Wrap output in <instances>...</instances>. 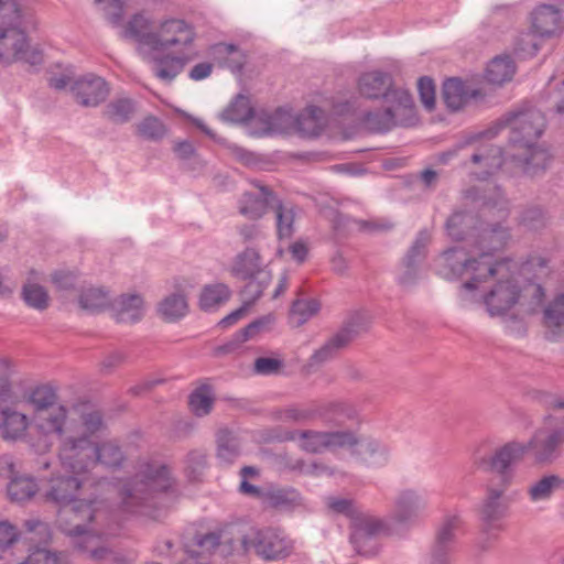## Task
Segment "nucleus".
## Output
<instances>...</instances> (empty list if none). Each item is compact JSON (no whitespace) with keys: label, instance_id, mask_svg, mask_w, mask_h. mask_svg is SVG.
I'll return each instance as SVG.
<instances>
[{"label":"nucleus","instance_id":"obj_1","mask_svg":"<svg viewBox=\"0 0 564 564\" xmlns=\"http://www.w3.org/2000/svg\"><path fill=\"white\" fill-rule=\"evenodd\" d=\"M510 239L509 228L501 221L487 224L478 228L475 253H468L463 248H449L438 258V274L448 281L460 280L459 297L464 304L477 301L476 290L481 283H487L492 276L502 275L507 270V261H498L494 251L503 248Z\"/></svg>","mask_w":564,"mask_h":564},{"label":"nucleus","instance_id":"obj_2","mask_svg":"<svg viewBox=\"0 0 564 564\" xmlns=\"http://www.w3.org/2000/svg\"><path fill=\"white\" fill-rule=\"evenodd\" d=\"M83 480L76 475L55 476L45 492L46 500L61 507L58 522L62 531L72 539L73 546L88 558L102 564H113L116 553L104 544V533L87 529L86 522L99 517V502L76 500Z\"/></svg>","mask_w":564,"mask_h":564},{"label":"nucleus","instance_id":"obj_3","mask_svg":"<svg viewBox=\"0 0 564 564\" xmlns=\"http://www.w3.org/2000/svg\"><path fill=\"white\" fill-rule=\"evenodd\" d=\"M506 127L510 128L509 140L514 149L511 158L516 165L531 176L543 171L549 163V154L536 142L545 128L544 115L532 107L509 112L485 130L484 135L487 140L494 139Z\"/></svg>","mask_w":564,"mask_h":564},{"label":"nucleus","instance_id":"obj_4","mask_svg":"<svg viewBox=\"0 0 564 564\" xmlns=\"http://www.w3.org/2000/svg\"><path fill=\"white\" fill-rule=\"evenodd\" d=\"M173 487L170 468L154 459H140L134 474L120 479L119 507L131 514L148 513Z\"/></svg>","mask_w":564,"mask_h":564},{"label":"nucleus","instance_id":"obj_5","mask_svg":"<svg viewBox=\"0 0 564 564\" xmlns=\"http://www.w3.org/2000/svg\"><path fill=\"white\" fill-rule=\"evenodd\" d=\"M506 270L501 271L502 275H496L498 278L497 283L492 289L486 293L480 294L479 291L485 283L476 290L477 301L464 304L459 300L463 307H470L473 305L486 306V310L490 316H499L507 313L520 299H522L529 306V311H535L544 301L545 292L541 284L529 282L520 291L517 284L511 279L503 280ZM458 299H460L458 296Z\"/></svg>","mask_w":564,"mask_h":564},{"label":"nucleus","instance_id":"obj_6","mask_svg":"<svg viewBox=\"0 0 564 564\" xmlns=\"http://www.w3.org/2000/svg\"><path fill=\"white\" fill-rule=\"evenodd\" d=\"M242 553H254L263 561H282L294 553L295 542L279 528H251L238 538Z\"/></svg>","mask_w":564,"mask_h":564},{"label":"nucleus","instance_id":"obj_7","mask_svg":"<svg viewBox=\"0 0 564 564\" xmlns=\"http://www.w3.org/2000/svg\"><path fill=\"white\" fill-rule=\"evenodd\" d=\"M229 272L234 278L247 282L241 294H246L251 302H257L272 281V272L263 264L260 250L256 247L239 251L231 260Z\"/></svg>","mask_w":564,"mask_h":564},{"label":"nucleus","instance_id":"obj_8","mask_svg":"<svg viewBox=\"0 0 564 564\" xmlns=\"http://www.w3.org/2000/svg\"><path fill=\"white\" fill-rule=\"evenodd\" d=\"M2 20L0 24V62L11 64L23 61L31 65L40 64L41 53L30 48L26 34L22 29L23 14L21 11L7 12V17H2Z\"/></svg>","mask_w":564,"mask_h":564},{"label":"nucleus","instance_id":"obj_9","mask_svg":"<svg viewBox=\"0 0 564 564\" xmlns=\"http://www.w3.org/2000/svg\"><path fill=\"white\" fill-rule=\"evenodd\" d=\"M430 495L419 487H403L395 491L391 501L390 521L398 532L406 533L424 520Z\"/></svg>","mask_w":564,"mask_h":564},{"label":"nucleus","instance_id":"obj_10","mask_svg":"<svg viewBox=\"0 0 564 564\" xmlns=\"http://www.w3.org/2000/svg\"><path fill=\"white\" fill-rule=\"evenodd\" d=\"M527 453L528 446H524V443L511 441L491 454L477 458L475 464L479 470L494 475L488 481L510 487L516 476L514 465L522 460Z\"/></svg>","mask_w":564,"mask_h":564},{"label":"nucleus","instance_id":"obj_11","mask_svg":"<svg viewBox=\"0 0 564 564\" xmlns=\"http://www.w3.org/2000/svg\"><path fill=\"white\" fill-rule=\"evenodd\" d=\"M288 438L297 442L299 447L302 451L311 454H322L340 448H351L357 444V435L350 430H295L290 432Z\"/></svg>","mask_w":564,"mask_h":564},{"label":"nucleus","instance_id":"obj_12","mask_svg":"<svg viewBox=\"0 0 564 564\" xmlns=\"http://www.w3.org/2000/svg\"><path fill=\"white\" fill-rule=\"evenodd\" d=\"M358 91L367 99H384L389 104H395L403 109L412 108V97L403 89L394 88L393 78L387 72L370 70L358 78Z\"/></svg>","mask_w":564,"mask_h":564},{"label":"nucleus","instance_id":"obj_13","mask_svg":"<svg viewBox=\"0 0 564 564\" xmlns=\"http://www.w3.org/2000/svg\"><path fill=\"white\" fill-rule=\"evenodd\" d=\"M58 458L67 471L79 476L90 470L95 465V443L85 435L67 432L59 443Z\"/></svg>","mask_w":564,"mask_h":564},{"label":"nucleus","instance_id":"obj_14","mask_svg":"<svg viewBox=\"0 0 564 564\" xmlns=\"http://www.w3.org/2000/svg\"><path fill=\"white\" fill-rule=\"evenodd\" d=\"M507 486L488 481L486 486V495L480 506V520L482 531L488 535H495L503 530L500 522L506 516L509 502L506 498Z\"/></svg>","mask_w":564,"mask_h":564},{"label":"nucleus","instance_id":"obj_15","mask_svg":"<svg viewBox=\"0 0 564 564\" xmlns=\"http://www.w3.org/2000/svg\"><path fill=\"white\" fill-rule=\"evenodd\" d=\"M549 416L545 426L538 430L524 446L532 451L538 463H551L558 456V447L564 443V423L553 424Z\"/></svg>","mask_w":564,"mask_h":564},{"label":"nucleus","instance_id":"obj_16","mask_svg":"<svg viewBox=\"0 0 564 564\" xmlns=\"http://www.w3.org/2000/svg\"><path fill=\"white\" fill-rule=\"evenodd\" d=\"M356 415V409L346 402H332L323 406H291L284 411V417L294 422L322 416L327 422L341 424L346 420H354Z\"/></svg>","mask_w":564,"mask_h":564},{"label":"nucleus","instance_id":"obj_17","mask_svg":"<svg viewBox=\"0 0 564 564\" xmlns=\"http://www.w3.org/2000/svg\"><path fill=\"white\" fill-rule=\"evenodd\" d=\"M364 330L360 318L348 319L343 327L334 334L311 357V365H318L333 359L340 349L349 345Z\"/></svg>","mask_w":564,"mask_h":564},{"label":"nucleus","instance_id":"obj_18","mask_svg":"<svg viewBox=\"0 0 564 564\" xmlns=\"http://www.w3.org/2000/svg\"><path fill=\"white\" fill-rule=\"evenodd\" d=\"M76 100L85 107H96L109 95V87L106 80L99 76L89 74L78 78L70 86Z\"/></svg>","mask_w":564,"mask_h":564},{"label":"nucleus","instance_id":"obj_19","mask_svg":"<svg viewBox=\"0 0 564 564\" xmlns=\"http://www.w3.org/2000/svg\"><path fill=\"white\" fill-rule=\"evenodd\" d=\"M154 35L158 36V41L152 44L153 51H163L176 45L187 47L194 41L192 29L184 21L176 19L164 21Z\"/></svg>","mask_w":564,"mask_h":564},{"label":"nucleus","instance_id":"obj_20","mask_svg":"<svg viewBox=\"0 0 564 564\" xmlns=\"http://www.w3.org/2000/svg\"><path fill=\"white\" fill-rule=\"evenodd\" d=\"M254 185L259 188L260 194L246 192L238 202L239 213L252 220L260 219L268 208L272 210L274 199H278L269 187L258 183H254Z\"/></svg>","mask_w":564,"mask_h":564},{"label":"nucleus","instance_id":"obj_21","mask_svg":"<svg viewBox=\"0 0 564 564\" xmlns=\"http://www.w3.org/2000/svg\"><path fill=\"white\" fill-rule=\"evenodd\" d=\"M463 524L464 521L458 511L446 512L442 517L435 531V538L432 546L453 552L463 529Z\"/></svg>","mask_w":564,"mask_h":564},{"label":"nucleus","instance_id":"obj_22","mask_svg":"<svg viewBox=\"0 0 564 564\" xmlns=\"http://www.w3.org/2000/svg\"><path fill=\"white\" fill-rule=\"evenodd\" d=\"M144 302L139 294H123L112 303V315L117 323L134 324L143 317Z\"/></svg>","mask_w":564,"mask_h":564},{"label":"nucleus","instance_id":"obj_23","mask_svg":"<svg viewBox=\"0 0 564 564\" xmlns=\"http://www.w3.org/2000/svg\"><path fill=\"white\" fill-rule=\"evenodd\" d=\"M465 197L474 202L481 200L485 209H496L500 220L509 216V203L498 186L486 189L474 186L465 192Z\"/></svg>","mask_w":564,"mask_h":564},{"label":"nucleus","instance_id":"obj_24","mask_svg":"<svg viewBox=\"0 0 564 564\" xmlns=\"http://www.w3.org/2000/svg\"><path fill=\"white\" fill-rule=\"evenodd\" d=\"M356 454L358 457L370 467H381L388 464L390 459V448L383 442L366 437L359 440L357 437Z\"/></svg>","mask_w":564,"mask_h":564},{"label":"nucleus","instance_id":"obj_25","mask_svg":"<svg viewBox=\"0 0 564 564\" xmlns=\"http://www.w3.org/2000/svg\"><path fill=\"white\" fill-rule=\"evenodd\" d=\"M192 59V54L183 53L178 56H171L156 53L152 57L151 70L159 79L170 83L183 70L186 63Z\"/></svg>","mask_w":564,"mask_h":564},{"label":"nucleus","instance_id":"obj_26","mask_svg":"<svg viewBox=\"0 0 564 564\" xmlns=\"http://www.w3.org/2000/svg\"><path fill=\"white\" fill-rule=\"evenodd\" d=\"M37 426L45 434H56L62 440L67 435L73 421L67 419V409L64 405L54 406L37 414Z\"/></svg>","mask_w":564,"mask_h":564},{"label":"nucleus","instance_id":"obj_27","mask_svg":"<svg viewBox=\"0 0 564 564\" xmlns=\"http://www.w3.org/2000/svg\"><path fill=\"white\" fill-rule=\"evenodd\" d=\"M350 532L359 534H369L372 536H379L381 534H398L391 521L387 522L386 520L379 517H376L368 512H364L361 510L350 522Z\"/></svg>","mask_w":564,"mask_h":564},{"label":"nucleus","instance_id":"obj_28","mask_svg":"<svg viewBox=\"0 0 564 564\" xmlns=\"http://www.w3.org/2000/svg\"><path fill=\"white\" fill-rule=\"evenodd\" d=\"M325 127L324 111L317 106L306 107L294 118V130L304 138H315Z\"/></svg>","mask_w":564,"mask_h":564},{"label":"nucleus","instance_id":"obj_29","mask_svg":"<svg viewBox=\"0 0 564 564\" xmlns=\"http://www.w3.org/2000/svg\"><path fill=\"white\" fill-rule=\"evenodd\" d=\"M209 55L221 67L240 73L247 62L246 54L235 44L216 43L210 46Z\"/></svg>","mask_w":564,"mask_h":564},{"label":"nucleus","instance_id":"obj_30","mask_svg":"<svg viewBox=\"0 0 564 564\" xmlns=\"http://www.w3.org/2000/svg\"><path fill=\"white\" fill-rule=\"evenodd\" d=\"M477 219L469 213L455 212L446 221L448 236L456 241L471 240L475 243Z\"/></svg>","mask_w":564,"mask_h":564},{"label":"nucleus","instance_id":"obj_31","mask_svg":"<svg viewBox=\"0 0 564 564\" xmlns=\"http://www.w3.org/2000/svg\"><path fill=\"white\" fill-rule=\"evenodd\" d=\"M561 12L551 4H542L532 13V29L540 36H551L561 29Z\"/></svg>","mask_w":564,"mask_h":564},{"label":"nucleus","instance_id":"obj_32","mask_svg":"<svg viewBox=\"0 0 564 564\" xmlns=\"http://www.w3.org/2000/svg\"><path fill=\"white\" fill-rule=\"evenodd\" d=\"M272 212L275 218V230L279 240L291 239L295 232V206L284 203L280 198L274 199Z\"/></svg>","mask_w":564,"mask_h":564},{"label":"nucleus","instance_id":"obj_33","mask_svg":"<svg viewBox=\"0 0 564 564\" xmlns=\"http://www.w3.org/2000/svg\"><path fill=\"white\" fill-rule=\"evenodd\" d=\"M126 454L116 441H105L95 444V460L108 469H120L126 463Z\"/></svg>","mask_w":564,"mask_h":564},{"label":"nucleus","instance_id":"obj_34","mask_svg":"<svg viewBox=\"0 0 564 564\" xmlns=\"http://www.w3.org/2000/svg\"><path fill=\"white\" fill-rule=\"evenodd\" d=\"M470 162L476 165H482L486 175L492 174L503 164L502 150L492 143H480L470 154Z\"/></svg>","mask_w":564,"mask_h":564},{"label":"nucleus","instance_id":"obj_35","mask_svg":"<svg viewBox=\"0 0 564 564\" xmlns=\"http://www.w3.org/2000/svg\"><path fill=\"white\" fill-rule=\"evenodd\" d=\"M188 311V304L185 295L181 293H172L158 304V313L160 317L167 322L174 323L183 318Z\"/></svg>","mask_w":564,"mask_h":564},{"label":"nucleus","instance_id":"obj_36","mask_svg":"<svg viewBox=\"0 0 564 564\" xmlns=\"http://www.w3.org/2000/svg\"><path fill=\"white\" fill-rule=\"evenodd\" d=\"M2 423L0 425V433L4 440L15 441L21 438L29 425L28 417L9 408L1 410Z\"/></svg>","mask_w":564,"mask_h":564},{"label":"nucleus","instance_id":"obj_37","mask_svg":"<svg viewBox=\"0 0 564 564\" xmlns=\"http://www.w3.org/2000/svg\"><path fill=\"white\" fill-rule=\"evenodd\" d=\"M400 108L395 104H391L383 109L368 111L362 117V124L366 129L373 132H386L395 126V110Z\"/></svg>","mask_w":564,"mask_h":564},{"label":"nucleus","instance_id":"obj_38","mask_svg":"<svg viewBox=\"0 0 564 564\" xmlns=\"http://www.w3.org/2000/svg\"><path fill=\"white\" fill-rule=\"evenodd\" d=\"M514 73L516 65L510 56H497L488 64L486 78L494 85H502L511 80Z\"/></svg>","mask_w":564,"mask_h":564},{"label":"nucleus","instance_id":"obj_39","mask_svg":"<svg viewBox=\"0 0 564 564\" xmlns=\"http://www.w3.org/2000/svg\"><path fill=\"white\" fill-rule=\"evenodd\" d=\"M294 118L289 111L278 109L273 113L261 112L257 120L263 124L264 133H284L294 126Z\"/></svg>","mask_w":564,"mask_h":564},{"label":"nucleus","instance_id":"obj_40","mask_svg":"<svg viewBox=\"0 0 564 564\" xmlns=\"http://www.w3.org/2000/svg\"><path fill=\"white\" fill-rule=\"evenodd\" d=\"M149 29L150 21L142 14H135L128 22L123 31V36L134 39L152 48V44L158 41V36L154 35V32H150Z\"/></svg>","mask_w":564,"mask_h":564},{"label":"nucleus","instance_id":"obj_41","mask_svg":"<svg viewBox=\"0 0 564 564\" xmlns=\"http://www.w3.org/2000/svg\"><path fill=\"white\" fill-rule=\"evenodd\" d=\"M220 117L224 121L234 123L247 122L252 118L257 120V116H254V110L250 105L249 98L243 95H238L236 99L221 112Z\"/></svg>","mask_w":564,"mask_h":564},{"label":"nucleus","instance_id":"obj_42","mask_svg":"<svg viewBox=\"0 0 564 564\" xmlns=\"http://www.w3.org/2000/svg\"><path fill=\"white\" fill-rule=\"evenodd\" d=\"M135 113V102L130 98L111 100L104 110V116L116 124H122L132 119Z\"/></svg>","mask_w":564,"mask_h":564},{"label":"nucleus","instance_id":"obj_43","mask_svg":"<svg viewBox=\"0 0 564 564\" xmlns=\"http://www.w3.org/2000/svg\"><path fill=\"white\" fill-rule=\"evenodd\" d=\"M223 543H228L230 549L235 552H240L238 539L227 540L223 534L218 532H208L205 534H198L195 536V545L200 549V551H193L188 550L187 552L192 556H200L204 553H210L213 550H215L217 546H219Z\"/></svg>","mask_w":564,"mask_h":564},{"label":"nucleus","instance_id":"obj_44","mask_svg":"<svg viewBox=\"0 0 564 564\" xmlns=\"http://www.w3.org/2000/svg\"><path fill=\"white\" fill-rule=\"evenodd\" d=\"M262 501L273 508H290L301 503V495L293 488H269Z\"/></svg>","mask_w":564,"mask_h":564},{"label":"nucleus","instance_id":"obj_45","mask_svg":"<svg viewBox=\"0 0 564 564\" xmlns=\"http://www.w3.org/2000/svg\"><path fill=\"white\" fill-rule=\"evenodd\" d=\"M444 102L453 111L459 110L467 101V93L464 83L458 78H448L443 84Z\"/></svg>","mask_w":564,"mask_h":564},{"label":"nucleus","instance_id":"obj_46","mask_svg":"<svg viewBox=\"0 0 564 564\" xmlns=\"http://www.w3.org/2000/svg\"><path fill=\"white\" fill-rule=\"evenodd\" d=\"M104 426L105 424L101 413L97 410H93L83 413L80 422L77 423L73 421L72 427L67 431L69 433H75V435H85L91 440V436L100 432Z\"/></svg>","mask_w":564,"mask_h":564},{"label":"nucleus","instance_id":"obj_47","mask_svg":"<svg viewBox=\"0 0 564 564\" xmlns=\"http://www.w3.org/2000/svg\"><path fill=\"white\" fill-rule=\"evenodd\" d=\"M230 289L224 283L206 285L199 296V306L204 311H209L229 300Z\"/></svg>","mask_w":564,"mask_h":564},{"label":"nucleus","instance_id":"obj_48","mask_svg":"<svg viewBox=\"0 0 564 564\" xmlns=\"http://www.w3.org/2000/svg\"><path fill=\"white\" fill-rule=\"evenodd\" d=\"M558 489H561L560 477L546 475L528 488V495L532 502L545 501Z\"/></svg>","mask_w":564,"mask_h":564},{"label":"nucleus","instance_id":"obj_49","mask_svg":"<svg viewBox=\"0 0 564 564\" xmlns=\"http://www.w3.org/2000/svg\"><path fill=\"white\" fill-rule=\"evenodd\" d=\"M189 408L196 416L207 415L214 404V395L208 384H202L189 395Z\"/></svg>","mask_w":564,"mask_h":564},{"label":"nucleus","instance_id":"obj_50","mask_svg":"<svg viewBox=\"0 0 564 564\" xmlns=\"http://www.w3.org/2000/svg\"><path fill=\"white\" fill-rule=\"evenodd\" d=\"M78 303L83 310L90 313H96L108 305L109 296L108 293L102 289L89 288L82 292Z\"/></svg>","mask_w":564,"mask_h":564},{"label":"nucleus","instance_id":"obj_51","mask_svg":"<svg viewBox=\"0 0 564 564\" xmlns=\"http://www.w3.org/2000/svg\"><path fill=\"white\" fill-rule=\"evenodd\" d=\"M540 35L532 31L522 32L519 34L514 42V53L520 58L533 57L540 50L541 41Z\"/></svg>","mask_w":564,"mask_h":564},{"label":"nucleus","instance_id":"obj_52","mask_svg":"<svg viewBox=\"0 0 564 564\" xmlns=\"http://www.w3.org/2000/svg\"><path fill=\"white\" fill-rule=\"evenodd\" d=\"M56 401V391L50 386L36 387L29 395V402L39 414L54 408Z\"/></svg>","mask_w":564,"mask_h":564},{"label":"nucleus","instance_id":"obj_53","mask_svg":"<svg viewBox=\"0 0 564 564\" xmlns=\"http://www.w3.org/2000/svg\"><path fill=\"white\" fill-rule=\"evenodd\" d=\"M37 486L30 477H14L8 485V495L13 501H24L32 498Z\"/></svg>","mask_w":564,"mask_h":564},{"label":"nucleus","instance_id":"obj_54","mask_svg":"<svg viewBox=\"0 0 564 564\" xmlns=\"http://www.w3.org/2000/svg\"><path fill=\"white\" fill-rule=\"evenodd\" d=\"M184 471L189 481H198L207 467L206 453L202 449L191 451L184 460Z\"/></svg>","mask_w":564,"mask_h":564},{"label":"nucleus","instance_id":"obj_55","mask_svg":"<svg viewBox=\"0 0 564 564\" xmlns=\"http://www.w3.org/2000/svg\"><path fill=\"white\" fill-rule=\"evenodd\" d=\"M273 316L268 315L262 318H259L252 323H250L245 328L240 329L235 334V343H228L219 348L223 352H230L236 344H241L252 338L260 329H262L265 325L273 322Z\"/></svg>","mask_w":564,"mask_h":564},{"label":"nucleus","instance_id":"obj_56","mask_svg":"<svg viewBox=\"0 0 564 564\" xmlns=\"http://www.w3.org/2000/svg\"><path fill=\"white\" fill-rule=\"evenodd\" d=\"M319 303L316 300H297L292 304L291 318L296 326L306 323L319 311Z\"/></svg>","mask_w":564,"mask_h":564},{"label":"nucleus","instance_id":"obj_57","mask_svg":"<svg viewBox=\"0 0 564 564\" xmlns=\"http://www.w3.org/2000/svg\"><path fill=\"white\" fill-rule=\"evenodd\" d=\"M22 297L25 303L35 310L43 311L48 306L46 290L36 283H28L23 286Z\"/></svg>","mask_w":564,"mask_h":564},{"label":"nucleus","instance_id":"obj_58","mask_svg":"<svg viewBox=\"0 0 564 564\" xmlns=\"http://www.w3.org/2000/svg\"><path fill=\"white\" fill-rule=\"evenodd\" d=\"M543 321L546 327H560L564 324V293L551 301L543 312Z\"/></svg>","mask_w":564,"mask_h":564},{"label":"nucleus","instance_id":"obj_59","mask_svg":"<svg viewBox=\"0 0 564 564\" xmlns=\"http://www.w3.org/2000/svg\"><path fill=\"white\" fill-rule=\"evenodd\" d=\"M486 139L484 131L469 135L464 141L455 144L447 151L436 154L435 162L441 165H447L453 159L458 156L459 152L475 145L479 140Z\"/></svg>","mask_w":564,"mask_h":564},{"label":"nucleus","instance_id":"obj_60","mask_svg":"<svg viewBox=\"0 0 564 564\" xmlns=\"http://www.w3.org/2000/svg\"><path fill=\"white\" fill-rule=\"evenodd\" d=\"M378 536L369 534H359L350 532L349 541L359 555L373 556L378 553L379 546L377 542Z\"/></svg>","mask_w":564,"mask_h":564},{"label":"nucleus","instance_id":"obj_61","mask_svg":"<svg viewBox=\"0 0 564 564\" xmlns=\"http://www.w3.org/2000/svg\"><path fill=\"white\" fill-rule=\"evenodd\" d=\"M326 506L329 510L335 513L344 514L350 519V522L355 519V517L360 512L359 507L352 499L341 498V497H327Z\"/></svg>","mask_w":564,"mask_h":564},{"label":"nucleus","instance_id":"obj_62","mask_svg":"<svg viewBox=\"0 0 564 564\" xmlns=\"http://www.w3.org/2000/svg\"><path fill=\"white\" fill-rule=\"evenodd\" d=\"M429 243V232L426 230H421L403 259L405 261L415 262L420 264L426 257Z\"/></svg>","mask_w":564,"mask_h":564},{"label":"nucleus","instance_id":"obj_63","mask_svg":"<svg viewBox=\"0 0 564 564\" xmlns=\"http://www.w3.org/2000/svg\"><path fill=\"white\" fill-rule=\"evenodd\" d=\"M138 133L148 140H160L165 133V126L155 117H147L138 124Z\"/></svg>","mask_w":564,"mask_h":564},{"label":"nucleus","instance_id":"obj_64","mask_svg":"<svg viewBox=\"0 0 564 564\" xmlns=\"http://www.w3.org/2000/svg\"><path fill=\"white\" fill-rule=\"evenodd\" d=\"M240 453L238 442L234 437H219L217 456L220 460L230 464Z\"/></svg>","mask_w":564,"mask_h":564}]
</instances>
